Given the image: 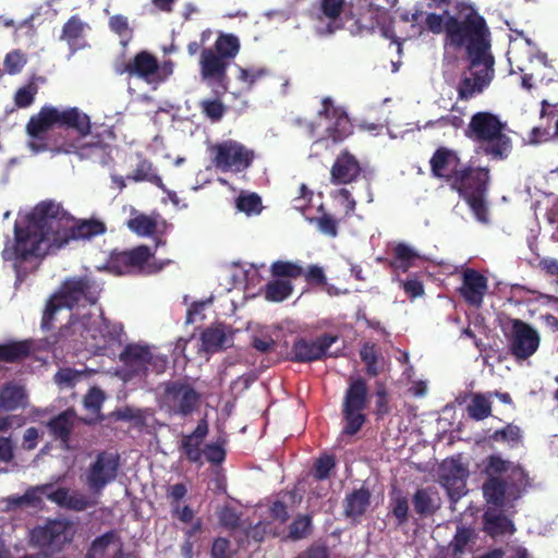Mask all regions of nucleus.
Returning <instances> with one entry per match:
<instances>
[{
    "label": "nucleus",
    "mask_w": 558,
    "mask_h": 558,
    "mask_svg": "<svg viewBox=\"0 0 558 558\" xmlns=\"http://www.w3.org/2000/svg\"><path fill=\"white\" fill-rule=\"evenodd\" d=\"M68 529V522L50 520L45 525L32 530V542L41 549L51 553L59 551L65 543L70 542Z\"/></svg>",
    "instance_id": "nucleus-18"
},
{
    "label": "nucleus",
    "mask_w": 558,
    "mask_h": 558,
    "mask_svg": "<svg viewBox=\"0 0 558 558\" xmlns=\"http://www.w3.org/2000/svg\"><path fill=\"white\" fill-rule=\"evenodd\" d=\"M414 512L420 519L434 517L441 508L442 500L436 487L417 488L412 496Z\"/></svg>",
    "instance_id": "nucleus-28"
},
{
    "label": "nucleus",
    "mask_w": 558,
    "mask_h": 558,
    "mask_svg": "<svg viewBox=\"0 0 558 558\" xmlns=\"http://www.w3.org/2000/svg\"><path fill=\"white\" fill-rule=\"evenodd\" d=\"M128 179L134 182H149L159 189H165L162 178L157 173L153 162L146 158L138 161L135 170L128 175Z\"/></svg>",
    "instance_id": "nucleus-36"
},
{
    "label": "nucleus",
    "mask_w": 558,
    "mask_h": 558,
    "mask_svg": "<svg viewBox=\"0 0 558 558\" xmlns=\"http://www.w3.org/2000/svg\"><path fill=\"white\" fill-rule=\"evenodd\" d=\"M85 558H124L123 542L116 530L97 536L88 547Z\"/></svg>",
    "instance_id": "nucleus-25"
},
{
    "label": "nucleus",
    "mask_w": 558,
    "mask_h": 558,
    "mask_svg": "<svg viewBox=\"0 0 558 558\" xmlns=\"http://www.w3.org/2000/svg\"><path fill=\"white\" fill-rule=\"evenodd\" d=\"M484 531L492 537L505 535L507 533L512 534L514 532V525L512 521L505 514L494 510H486L483 515Z\"/></svg>",
    "instance_id": "nucleus-33"
},
{
    "label": "nucleus",
    "mask_w": 558,
    "mask_h": 558,
    "mask_svg": "<svg viewBox=\"0 0 558 558\" xmlns=\"http://www.w3.org/2000/svg\"><path fill=\"white\" fill-rule=\"evenodd\" d=\"M492 396V392L488 395L484 393H474L471 398V402L469 403L466 411L468 415L475 420V421H482L492 415V402L489 400V397Z\"/></svg>",
    "instance_id": "nucleus-38"
},
{
    "label": "nucleus",
    "mask_w": 558,
    "mask_h": 558,
    "mask_svg": "<svg viewBox=\"0 0 558 558\" xmlns=\"http://www.w3.org/2000/svg\"><path fill=\"white\" fill-rule=\"evenodd\" d=\"M468 477V468L458 459H447L439 465L438 482L452 501L459 500L466 493Z\"/></svg>",
    "instance_id": "nucleus-16"
},
{
    "label": "nucleus",
    "mask_w": 558,
    "mask_h": 558,
    "mask_svg": "<svg viewBox=\"0 0 558 558\" xmlns=\"http://www.w3.org/2000/svg\"><path fill=\"white\" fill-rule=\"evenodd\" d=\"M56 118V107H41L37 114L31 117L26 125L27 134L33 138H43L49 129L57 126Z\"/></svg>",
    "instance_id": "nucleus-31"
},
{
    "label": "nucleus",
    "mask_w": 558,
    "mask_h": 558,
    "mask_svg": "<svg viewBox=\"0 0 558 558\" xmlns=\"http://www.w3.org/2000/svg\"><path fill=\"white\" fill-rule=\"evenodd\" d=\"M64 306L59 302V300L52 295L45 307V311L43 313L40 327L43 330H51L53 327V320L57 312L62 310Z\"/></svg>",
    "instance_id": "nucleus-56"
},
{
    "label": "nucleus",
    "mask_w": 558,
    "mask_h": 558,
    "mask_svg": "<svg viewBox=\"0 0 558 558\" xmlns=\"http://www.w3.org/2000/svg\"><path fill=\"white\" fill-rule=\"evenodd\" d=\"M26 63L27 56L20 49L9 52L3 60L4 71L10 75L20 73Z\"/></svg>",
    "instance_id": "nucleus-54"
},
{
    "label": "nucleus",
    "mask_w": 558,
    "mask_h": 558,
    "mask_svg": "<svg viewBox=\"0 0 558 558\" xmlns=\"http://www.w3.org/2000/svg\"><path fill=\"white\" fill-rule=\"evenodd\" d=\"M211 163L222 172H242L250 168L255 159L253 149L235 140H226L208 148Z\"/></svg>",
    "instance_id": "nucleus-8"
},
{
    "label": "nucleus",
    "mask_w": 558,
    "mask_h": 558,
    "mask_svg": "<svg viewBox=\"0 0 558 558\" xmlns=\"http://www.w3.org/2000/svg\"><path fill=\"white\" fill-rule=\"evenodd\" d=\"M360 356L362 362L365 364V373L369 377H376L380 371L377 366L378 356L374 344L365 343L361 351Z\"/></svg>",
    "instance_id": "nucleus-52"
},
{
    "label": "nucleus",
    "mask_w": 558,
    "mask_h": 558,
    "mask_svg": "<svg viewBox=\"0 0 558 558\" xmlns=\"http://www.w3.org/2000/svg\"><path fill=\"white\" fill-rule=\"evenodd\" d=\"M240 40L233 34H220L211 48L230 63L240 51Z\"/></svg>",
    "instance_id": "nucleus-37"
},
{
    "label": "nucleus",
    "mask_w": 558,
    "mask_h": 558,
    "mask_svg": "<svg viewBox=\"0 0 558 558\" xmlns=\"http://www.w3.org/2000/svg\"><path fill=\"white\" fill-rule=\"evenodd\" d=\"M322 104L323 109L319 111V116L332 121L326 129L328 137L333 143L344 141L353 132V125L347 112L342 108L336 107L328 97L324 98Z\"/></svg>",
    "instance_id": "nucleus-20"
},
{
    "label": "nucleus",
    "mask_w": 558,
    "mask_h": 558,
    "mask_svg": "<svg viewBox=\"0 0 558 558\" xmlns=\"http://www.w3.org/2000/svg\"><path fill=\"white\" fill-rule=\"evenodd\" d=\"M312 520L308 515L298 517L290 525L289 535L292 539L306 537L311 532Z\"/></svg>",
    "instance_id": "nucleus-57"
},
{
    "label": "nucleus",
    "mask_w": 558,
    "mask_h": 558,
    "mask_svg": "<svg viewBox=\"0 0 558 558\" xmlns=\"http://www.w3.org/2000/svg\"><path fill=\"white\" fill-rule=\"evenodd\" d=\"M87 316L88 322L84 326V350L99 351L106 349V340H102L98 322L92 315Z\"/></svg>",
    "instance_id": "nucleus-40"
},
{
    "label": "nucleus",
    "mask_w": 558,
    "mask_h": 558,
    "mask_svg": "<svg viewBox=\"0 0 558 558\" xmlns=\"http://www.w3.org/2000/svg\"><path fill=\"white\" fill-rule=\"evenodd\" d=\"M99 292L100 288L95 280L88 276H82L65 279L53 295L64 307L73 308L82 301L95 304L99 299Z\"/></svg>",
    "instance_id": "nucleus-11"
},
{
    "label": "nucleus",
    "mask_w": 558,
    "mask_h": 558,
    "mask_svg": "<svg viewBox=\"0 0 558 558\" xmlns=\"http://www.w3.org/2000/svg\"><path fill=\"white\" fill-rule=\"evenodd\" d=\"M57 126L64 130H74L77 140L72 142H63L58 151L65 154H75L80 148L93 146V144L81 143L90 133V118L76 107H70L64 110L56 108Z\"/></svg>",
    "instance_id": "nucleus-10"
},
{
    "label": "nucleus",
    "mask_w": 558,
    "mask_h": 558,
    "mask_svg": "<svg viewBox=\"0 0 558 558\" xmlns=\"http://www.w3.org/2000/svg\"><path fill=\"white\" fill-rule=\"evenodd\" d=\"M430 170L435 178L444 179L449 186L452 183L451 175L459 172L464 165H462L459 154L445 146L438 147L430 160Z\"/></svg>",
    "instance_id": "nucleus-23"
},
{
    "label": "nucleus",
    "mask_w": 558,
    "mask_h": 558,
    "mask_svg": "<svg viewBox=\"0 0 558 558\" xmlns=\"http://www.w3.org/2000/svg\"><path fill=\"white\" fill-rule=\"evenodd\" d=\"M493 57H487V60L481 63L483 68L478 69L480 66H473L470 61V74L464 73L457 87L459 99L469 100L489 85L493 78Z\"/></svg>",
    "instance_id": "nucleus-17"
},
{
    "label": "nucleus",
    "mask_w": 558,
    "mask_h": 558,
    "mask_svg": "<svg viewBox=\"0 0 558 558\" xmlns=\"http://www.w3.org/2000/svg\"><path fill=\"white\" fill-rule=\"evenodd\" d=\"M119 470V457L102 451L96 456V460L86 472V485L96 494L117 478Z\"/></svg>",
    "instance_id": "nucleus-15"
},
{
    "label": "nucleus",
    "mask_w": 558,
    "mask_h": 558,
    "mask_svg": "<svg viewBox=\"0 0 558 558\" xmlns=\"http://www.w3.org/2000/svg\"><path fill=\"white\" fill-rule=\"evenodd\" d=\"M489 439L493 441L508 442L511 447L518 446L522 441V430L519 426L507 424L505 427L495 430Z\"/></svg>",
    "instance_id": "nucleus-47"
},
{
    "label": "nucleus",
    "mask_w": 558,
    "mask_h": 558,
    "mask_svg": "<svg viewBox=\"0 0 558 558\" xmlns=\"http://www.w3.org/2000/svg\"><path fill=\"white\" fill-rule=\"evenodd\" d=\"M104 222L95 219L75 221L60 204L43 201L14 223V242L2 250V258L12 260L17 279L21 264L44 258L69 244L105 233Z\"/></svg>",
    "instance_id": "nucleus-1"
},
{
    "label": "nucleus",
    "mask_w": 558,
    "mask_h": 558,
    "mask_svg": "<svg viewBox=\"0 0 558 558\" xmlns=\"http://www.w3.org/2000/svg\"><path fill=\"white\" fill-rule=\"evenodd\" d=\"M270 274L272 278L298 279L303 276L304 267L300 260H276L270 265Z\"/></svg>",
    "instance_id": "nucleus-39"
},
{
    "label": "nucleus",
    "mask_w": 558,
    "mask_h": 558,
    "mask_svg": "<svg viewBox=\"0 0 558 558\" xmlns=\"http://www.w3.org/2000/svg\"><path fill=\"white\" fill-rule=\"evenodd\" d=\"M336 469V457L333 454L324 453L318 457L313 465V477L317 481H324L330 477L331 472Z\"/></svg>",
    "instance_id": "nucleus-48"
},
{
    "label": "nucleus",
    "mask_w": 558,
    "mask_h": 558,
    "mask_svg": "<svg viewBox=\"0 0 558 558\" xmlns=\"http://www.w3.org/2000/svg\"><path fill=\"white\" fill-rule=\"evenodd\" d=\"M312 221L316 223L320 233L330 238L338 235V220L331 215L325 213L320 217L312 219Z\"/></svg>",
    "instance_id": "nucleus-59"
},
{
    "label": "nucleus",
    "mask_w": 558,
    "mask_h": 558,
    "mask_svg": "<svg viewBox=\"0 0 558 558\" xmlns=\"http://www.w3.org/2000/svg\"><path fill=\"white\" fill-rule=\"evenodd\" d=\"M338 340L339 337L331 333H323L315 339L299 338L291 348L290 360L298 363H311L327 356H337V354L328 353V350Z\"/></svg>",
    "instance_id": "nucleus-12"
},
{
    "label": "nucleus",
    "mask_w": 558,
    "mask_h": 558,
    "mask_svg": "<svg viewBox=\"0 0 558 558\" xmlns=\"http://www.w3.org/2000/svg\"><path fill=\"white\" fill-rule=\"evenodd\" d=\"M108 26L112 33L121 37V41L124 46L131 40L133 29L131 28L126 16L122 14H114L110 16Z\"/></svg>",
    "instance_id": "nucleus-49"
},
{
    "label": "nucleus",
    "mask_w": 558,
    "mask_h": 558,
    "mask_svg": "<svg viewBox=\"0 0 558 558\" xmlns=\"http://www.w3.org/2000/svg\"><path fill=\"white\" fill-rule=\"evenodd\" d=\"M369 404V390L365 378L350 377L343 395L341 413L343 420L342 434L356 435L367 421L364 411Z\"/></svg>",
    "instance_id": "nucleus-5"
},
{
    "label": "nucleus",
    "mask_w": 558,
    "mask_h": 558,
    "mask_svg": "<svg viewBox=\"0 0 558 558\" xmlns=\"http://www.w3.org/2000/svg\"><path fill=\"white\" fill-rule=\"evenodd\" d=\"M508 342L511 355L518 361H524L537 351L541 338L530 324L521 319H513Z\"/></svg>",
    "instance_id": "nucleus-14"
},
{
    "label": "nucleus",
    "mask_w": 558,
    "mask_h": 558,
    "mask_svg": "<svg viewBox=\"0 0 558 558\" xmlns=\"http://www.w3.org/2000/svg\"><path fill=\"white\" fill-rule=\"evenodd\" d=\"M25 389L15 384L2 386V409L14 410L26 404Z\"/></svg>",
    "instance_id": "nucleus-42"
},
{
    "label": "nucleus",
    "mask_w": 558,
    "mask_h": 558,
    "mask_svg": "<svg viewBox=\"0 0 558 558\" xmlns=\"http://www.w3.org/2000/svg\"><path fill=\"white\" fill-rule=\"evenodd\" d=\"M37 92L38 87L34 83H29L21 87L20 89H17L14 96L15 105L19 108L29 107L34 102Z\"/></svg>",
    "instance_id": "nucleus-58"
},
{
    "label": "nucleus",
    "mask_w": 558,
    "mask_h": 558,
    "mask_svg": "<svg viewBox=\"0 0 558 558\" xmlns=\"http://www.w3.org/2000/svg\"><path fill=\"white\" fill-rule=\"evenodd\" d=\"M472 537L473 531L471 529L459 526L452 541L450 542V548L452 550V554L454 556L463 554L468 544L471 542Z\"/></svg>",
    "instance_id": "nucleus-55"
},
{
    "label": "nucleus",
    "mask_w": 558,
    "mask_h": 558,
    "mask_svg": "<svg viewBox=\"0 0 558 558\" xmlns=\"http://www.w3.org/2000/svg\"><path fill=\"white\" fill-rule=\"evenodd\" d=\"M389 509L392 515L396 518L399 526L405 524L409 521V500L408 497L402 495L401 492L393 493L390 497Z\"/></svg>",
    "instance_id": "nucleus-44"
},
{
    "label": "nucleus",
    "mask_w": 558,
    "mask_h": 558,
    "mask_svg": "<svg viewBox=\"0 0 558 558\" xmlns=\"http://www.w3.org/2000/svg\"><path fill=\"white\" fill-rule=\"evenodd\" d=\"M159 62L150 52L143 50L137 52L131 61L124 64L120 74L128 73L130 76H136L147 83H155L158 76Z\"/></svg>",
    "instance_id": "nucleus-26"
},
{
    "label": "nucleus",
    "mask_w": 558,
    "mask_h": 558,
    "mask_svg": "<svg viewBox=\"0 0 558 558\" xmlns=\"http://www.w3.org/2000/svg\"><path fill=\"white\" fill-rule=\"evenodd\" d=\"M375 397L376 401L373 413L376 421H381L391 412L390 397L385 383H376Z\"/></svg>",
    "instance_id": "nucleus-46"
},
{
    "label": "nucleus",
    "mask_w": 558,
    "mask_h": 558,
    "mask_svg": "<svg viewBox=\"0 0 558 558\" xmlns=\"http://www.w3.org/2000/svg\"><path fill=\"white\" fill-rule=\"evenodd\" d=\"M293 292V284L290 280L275 278L265 286V299L270 302H282Z\"/></svg>",
    "instance_id": "nucleus-41"
},
{
    "label": "nucleus",
    "mask_w": 558,
    "mask_h": 558,
    "mask_svg": "<svg viewBox=\"0 0 558 558\" xmlns=\"http://www.w3.org/2000/svg\"><path fill=\"white\" fill-rule=\"evenodd\" d=\"M85 24L77 15L71 16L62 27L60 38L65 40L71 48L75 51L78 48L77 41L83 36Z\"/></svg>",
    "instance_id": "nucleus-43"
},
{
    "label": "nucleus",
    "mask_w": 558,
    "mask_h": 558,
    "mask_svg": "<svg viewBox=\"0 0 558 558\" xmlns=\"http://www.w3.org/2000/svg\"><path fill=\"white\" fill-rule=\"evenodd\" d=\"M147 245H138L126 251H113L109 255L105 269L112 275L122 276L131 274L154 275L163 269L168 262H150L154 257Z\"/></svg>",
    "instance_id": "nucleus-6"
},
{
    "label": "nucleus",
    "mask_w": 558,
    "mask_h": 558,
    "mask_svg": "<svg viewBox=\"0 0 558 558\" xmlns=\"http://www.w3.org/2000/svg\"><path fill=\"white\" fill-rule=\"evenodd\" d=\"M209 432V425L206 417L197 422L196 427L190 434L182 435L179 442V451L190 463L203 465V450L202 445Z\"/></svg>",
    "instance_id": "nucleus-22"
},
{
    "label": "nucleus",
    "mask_w": 558,
    "mask_h": 558,
    "mask_svg": "<svg viewBox=\"0 0 558 558\" xmlns=\"http://www.w3.org/2000/svg\"><path fill=\"white\" fill-rule=\"evenodd\" d=\"M202 349L207 353L219 352L227 348L229 341L222 325L206 328L201 333Z\"/></svg>",
    "instance_id": "nucleus-35"
},
{
    "label": "nucleus",
    "mask_w": 558,
    "mask_h": 558,
    "mask_svg": "<svg viewBox=\"0 0 558 558\" xmlns=\"http://www.w3.org/2000/svg\"><path fill=\"white\" fill-rule=\"evenodd\" d=\"M163 402L172 414L189 416L201 403L202 396L185 379L165 383Z\"/></svg>",
    "instance_id": "nucleus-9"
},
{
    "label": "nucleus",
    "mask_w": 558,
    "mask_h": 558,
    "mask_svg": "<svg viewBox=\"0 0 558 558\" xmlns=\"http://www.w3.org/2000/svg\"><path fill=\"white\" fill-rule=\"evenodd\" d=\"M126 377H146L149 373L160 375L168 366L166 356L155 354L148 345L128 344L119 355Z\"/></svg>",
    "instance_id": "nucleus-7"
},
{
    "label": "nucleus",
    "mask_w": 558,
    "mask_h": 558,
    "mask_svg": "<svg viewBox=\"0 0 558 558\" xmlns=\"http://www.w3.org/2000/svg\"><path fill=\"white\" fill-rule=\"evenodd\" d=\"M456 10L461 19L449 14L445 10L446 17V44L453 49L465 47L466 53L473 66H481V63L492 57L488 53L490 48L489 28L485 19L477 12L473 4L460 1Z\"/></svg>",
    "instance_id": "nucleus-2"
},
{
    "label": "nucleus",
    "mask_w": 558,
    "mask_h": 558,
    "mask_svg": "<svg viewBox=\"0 0 558 558\" xmlns=\"http://www.w3.org/2000/svg\"><path fill=\"white\" fill-rule=\"evenodd\" d=\"M88 322V316L71 315L69 322L62 326L59 331L47 338L49 345H59L60 348H71L73 350H84V326Z\"/></svg>",
    "instance_id": "nucleus-19"
},
{
    "label": "nucleus",
    "mask_w": 558,
    "mask_h": 558,
    "mask_svg": "<svg viewBox=\"0 0 558 558\" xmlns=\"http://www.w3.org/2000/svg\"><path fill=\"white\" fill-rule=\"evenodd\" d=\"M234 550L231 548V543L225 537H217L214 539L210 556L211 558H232Z\"/></svg>",
    "instance_id": "nucleus-60"
},
{
    "label": "nucleus",
    "mask_w": 558,
    "mask_h": 558,
    "mask_svg": "<svg viewBox=\"0 0 558 558\" xmlns=\"http://www.w3.org/2000/svg\"><path fill=\"white\" fill-rule=\"evenodd\" d=\"M471 208L475 218L483 223L488 222V207L486 204V194H475L462 197Z\"/></svg>",
    "instance_id": "nucleus-51"
},
{
    "label": "nucleus",
    "mask_w": 558,
    "mask_h": 558,
    "mask_svg": "<svg viewBox=\"0 0 558 558\" xmlns=\"http://www.w3.org/2000/svg\"><path fill=\"white\" fill-rule=\"evenodd\" d=\"M344 0H320V11L329 20L336 21L342 13Z\"/></svg>",
    "instance_id": "nucleus-61"
},
{
    "label": "nucleus",
    "mask_w": 558,
    "mask_h": 558,
    "mask_svg": "<svg viewBox=\"0 0 558 558\" xmlns=\"http://www.w3.org/2000/svg\"><path fill=\"white\" fill-rule=\"evenodd\" d=\"M487 290L488 281L484 275L473 268H466L463 271L459 292L468 304L480 307Z\"/></svg>",
    "instance_id": "nucleus-24"
},
{
    "label": "nucleus",
    "mask_w": 558,
    "mask_h": 558,
    "mask_svg": "<svg viewBox=\"0 0 558 558\" xmlns=\"http://www.w3.org/2000/svg\"><path fill=\"white\" fill-rule=\"evenodd\" d=\"M99 324V331H101L102 340H106V348L117 341H120L123 328L121 324L111 323L108 318L101 315Z\"/></svg>",
    "instance_id": "nucleus-53"
},
{
    "label": "nucleus",
    "mask_w": 558,
    "mask_h": 558,
    "mask_svg": "<svg viewBox=\"0 0 558 558\" xmlns=\"http://www.w3.org/2000/svg\"><path fill=\"white\" fill-rule=\"evenodd\" d=\"M418 258L420 255L413 247L400 242L395 246L393 256L389 259L388 265L393 271L408 272Z\"/></svg>",
    "instance_id": "nucleus-34"
},
{
    "label": "nucleus",
    "mask_w": 558,
    "mask_h": 558,
    "mask_svg": "<svg viewBox=\"0 0 558 558\" xmlns=\"http://www.w3.org/2000/svg\"><path fill=\"white\" fill-rule=\"evenodd\" d=\"M484 473L486 478L482 490L484 499L496 509L513 506L529 488L533 480L519 463L502 459L498 454L486 458Z\"/></svg>",
    "instance_id": "nucleus-3"
},
{
    "label": "nucleus",
    "mask_w": 558,
    "mask_h": 558,
    "mask_svg": "<svg viewBox=\"0 0 558 558\" xmlns=\"http://www.w3.org/2000/svg\"><path fill=\"white\" fill-rule=\"evenodd\" d=\"M202 113L213 122H219L226 111V105L219 99H203L199 101Z\"/></svg>",
    "instance_id": "nucleus-50"
},
{
    "label": "nucleus",
    "mask_w": 558,
    "mask_h": 558,
    "mask_svg": "<svg viewBox=\"0 0 558 558\" xmlns=\"http://www.w3.org/2000/svg\"><path fill=\"white\" fill-rule=\"evenodd\" d=\"M507 124L498 116L480 111L471 117L464 131L468 138L481 143L483 153L496 160H502L511 151V138L505 134Z\"/></svg>",
    "instance_id": "nucleus-4"
},
{
    "label": "nucleus",
    "mask_w": 558,
    "mask_h": 558,
    "mask_svg": "<svg viewBox=\"0 0 558 558\" xmlns=\"http://www.w3.org/2000/svg\"><path fill=\"white\" fill-rule=\"evenodd\" d=\"M260 197L257 194H250L246 196H239L236 199V207L239 210L246 214L259 213Z\"/></svg>",
    "instance_id": "nucleus-63"
},
{
    "label": "nucleus",
    "mask_w": 558,
    "mask_h": 558,
    "mask_svg": "<svg viewBox=\"0 0 558 558\" xmlns=\"http://www.w3.org/2000/svg\"><path fill=\"white\" fill-rule=\"evenodd\" d=\"M451 190L456 191L461 197L487 194L490 174L487 167H472L464 165L459 172L451 175Z\"/></svg>",
    "instance_id": "nucleus-13"
},
{
    "label": "nucleus",
    "mask_w": 558,
    "mask_h": 558,
    "mask_svg": "<svg viewBox=\"0 0 558 558\" xmlns=\"http://www.w3.org/2000/svg\"><path fill=\"white\" fill-rule=\"evenodd\" d=\"M218 520L221 526L235 529L240 525V517L236 510L226 506L218 512Z\"/></svg>",
    "instance_id": "nucleus-64"
},
{
    "label": "nucleus",
    "mask_w": 558,
    "mask_h": 558,
    "mask_svg": "<svg viewBox=\"0 0 558 558\" xmlns=\"http://www.w3.org/2000/svg\"><path fill=\"white\" fill-rule=\"evenodd\" d=\"M36 351L34 340L7 341L2 343V362L20 363L29 357Z\"/></svg>",
    "instance_id": "nucleus-32"
},
{
    "label": "nucleus",
    "mask_w": 558,
    "mask_h": 558,
    "mask_svg": "<svg viewBox=\"0 0 558 558\" xmlns=\"http://www.w3.org/2000/svg\"><path fill=\"white\" fill-rule=\"evenodd\" d=\"M372 494L367 487L354 488L345 495L343 514L351 520L361 519L371 506Z\"/></svg>",
    "instance_id": "nucleus-30"
},
{
    "label": "nucleus",
    "mask_w": 558,
    "mask_h": 558,
    "mask_svg": "<svg viewBox=\"0 0 558 558\" xmlns=\"http://www.w3.org/2000/svg\"><path fill=\"white\" fill-rule=\"evenodd\" d=\"M128 228L140 236H150L157 229V221L145 215L138 214L128 220Z\"/></svg>",
    "instance_id": "nucleus-45"
},
{
    "label": "nucleus",
    "mask_w": 558,
    "mask_h": 558,
    "mask_svg": "<svg viewBox=\"0 0 558 558\" xmlns=\"http://www.w3.org/2000/svg\"><path fill=\"white\" fill-rule=\"evenodd\" d=\"M76 414L74 410L66 409L51 417L47 427L54 439H59L63 449H70V437L74 429Z\"/></svg>",
    "instance_id": "nucleus-29"
},
{
    "label": "nucleus",
    "mask_w": 558,
    "mask_h": 558,
    "mask_svg": "<svg viewBox=\"0 0 558 558\" xmlns=\"http://www.w3.org/2000/svg\"><path fill=\"white\" fill-rule=\"evenodd\" d=\"M362 172L361 165L354 155L348 150L342 151L335 160L331 170L333 184H350L357 180Z\"/></svg>",
    "instance_id": "nucleus-27"
},
{
    "label": "nucleus",
    "mask_w": 558,
    "mask_h": 558,
    "mask_svg": "<svg viewBox=\"0 0 558 558\" xmlns=\"http://www.w3.org/2000/svg\"><path fill=\"white\" fill-rule=\"evenodd\" d=\"M201 75L204 81H215L221 88L222 93L228 89L227 70L230 62L216 53L210 48H204L199 59Z\"/></svg>",
    "instance_id": "nucleus-21"
},
{
    "label": "nucleus",
    "mask_w": 558,
    "mask_h": 558,
    "mask_svg": "<svg viewBox=\"0 0 558 558\" xmlns=\"http://www.w3.org/2000/svg\"><path fill=\"white\" fill-rule=\"evenodd\" d=\"M305 281L310 286H325L327 283V278L323 267L318 265H310L306 269L304 268L303 276Z\"/></svg>",
    "instance_id": "nucleus-62"
}]
</instances>
